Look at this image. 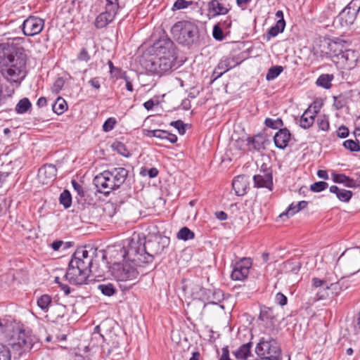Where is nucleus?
Masks as SVG:
<instances>
[{"label":"nucleus","mask_w":360,"mask_h":360,"mask_svg":"<svg viewBox=\"0 0 360 360\" xmlns=\"http://www.w3.org/2000/svg\"><path fill=\"white\" fill-rule=\"evenodd\" d=\"M222 29L218 24L213 27L212 36L217 41H222L224 38Z\"/></svg>","instance_id":"49"},{"label":"nucleus","mask_w":360,"mask_h":360,"mask_svg":"<svg viewBox=\"0 0 360 360\" xmlns=\"http://www.w3.org/2000/svg\"><path fill=\"white\" fill-rule=\"evenodd\" d=\"M119 8L118 0H105V9L113 12V13H117Z\"/></svg>","instance_id":"44"},{"label":"nucleus","mask_w":360,"mask_h":360,"mask_svg":"<svg viewBox=\"0 0 360 360\" xmlns=\"http://www.w3.org/2000/svg\"><path fill=\"white\" fill-rule=\"evenodd\" d=\"M343 146L351 152H359L360 144L359 142L356 139L355 141L352 139L346 140L343 142Z\"/></svg>","instance_id":"39"},{"label":"nucleus","mask_w":360,"mask_h":360,"mask_svg":"<svg viewBox=\"0 0 360 360\" xmlns=\"http://www.w3.org/2000/svg\"><path fill=\"white\" fill-rule=\"evenodd\" d=\"M349 129L347 127L342 125L337 131V136L340 138L345 139L349 136Z\"/></svg>","instance_id":"60"},{"label":"nucleus","mask_w":360,"mask_h":360,"mask_svg":"<svg viewBox=\"0 0 360 360\" xmlns=\"http://www.w3.org/2000/svg\"><path fill=\"white\" fill-rule=\"evenodd\" d=\"M108 170L117 188L125 182L129 174V171L124 167H113Z\"/></svg>","instance_id":"19"},{"label":"nucleus","mask_w":360,"mask_h":360,"mask_svg":"<svg viewBox=\"0 0 360 360\" xmlns=\"http://www.w3.org/2000/svg\"><path fill=\"white\" fill-rule=\"evenodd\" d=\"M333 181L338 184H343L345 186L353 188L356 186V181L343 174H334L333 176Z\"/></svg>","instance_id":"30"},{"label":"nucleus","mask_w":360,"mask_h":360,"mask_svg":"<svg viewBox=\"0 0 360 360\" xmlns=\"http://www.w3.org/2000/svg\"><path fill=\"white\" fill-rule=\"evenodd\" d=\"M193 2L192 1H186V0H176L174 2L173 7L172 8V11L181 10L188 8L189 6L192 5Z\"/></svg>","instance_id":"42"},{"label":"nucleus","mask_w":360,"mask_h":360,"mask_svg":"<svg viewBox=\"0 0 360 360\" xmlns=\"http://www.w3.org/2000/svg\"><path fill=\"white\" fill-rule=\"evenodd\" d=\"M59 201L67 209L71 206L72 196L69 191L64 190L60 195Z\"/></svg>","instance_id":"37"},{"label":"nucleus","mask_w":360,"mask_h":360,"mask_svg":"<svg viewBox=\"0 0 360 360\" xmlns=\"http://www.w3.org/2000/svg\"><path fill=\"white\" fill-rule=\"evenodd\" d=\"M317 110L311 111V107L304 111L300 120V125L304 129H309L314 122Z\"/></svg>","instance_id":"24"},{"label":"nucleus","mask_w":360,"mask_h":360,"mask_svg":"<svg viewBox=\"0 0 360 360\" xmlns=\"http://www.w3.org/2000/svg\"><path fill=\"white\" fill-rule=\"evenodd\" d=\"M209 11L214 15H225L229 12V9L218 0H212L208 4Z\"/></svg>","instance_id":"27"},{"label":"nucleus","mask_w":360,"mask_h":360,"mask_svg":"<svg viewBox=\"0 0 360 360\" xmlns=\"http://www.w3.org/2000/svg\"><path fill=\"white\" fill-rule=\"evenodd\" d=\"M317 124L319 128L323 131H328L329 129V122L325 117L318 118Z\"/></svg>","instance_id":"54"},{"label":"nucleus","mask_w":360,"mask_h":360,"mask_svg":"<svg viewBox=\"0 0 360 360\" xmlns=\"http://www.w3.org/2000/svg\"><path fill=\"white\" fill-rule=\"evenodd\" d=\"M328 281H333V280L328 277L326 278V279H319L318 278H314L312 279V285L313 286L316 288H321L323 287H325L327 284Z\"/></svg>","instance_id":"52"},{"label":"nucleus","mask_w":360,"mask_h":360,"mask_svg":"<svg viewBox=\"0 0 360 360\" xmlns=\"http://www.w3.org/2000/svg\"><path fill=\"white\" fill-rule=\"evenodd\" d=\"M170 125L176 128L180 134L183 135L185 134V124L181 120L173 121L170 123Z\"/></svg>","instance_id":"53"},{"label":"nucleus","mask_w":360,"mask_h":360,"mask_svg":"<svg viewBox=\"0 0 360 360\" xmlns=\"http://www.w3.org/2000/svg\"><path fill=\"white\" fill-rule=\"evenodd\" d=\"M337 57L339 60L338 62L343 65L344 68L350 70L355 67L359 55L358 52L348 49L337 54Z\"/></svg>","instance_id":"15"},{"label":"nucleus","mask_w":360,"mask_h":360,"mask_svg":"<svg viewBox=\"0 0 360 360\" xmlns=\"http://www.w3.org/2000/svg\"><path fill=\"white\" fill-rule=\"evenodd\" d=\"M176 60L175 58L155 56L146 62V68L153 74L162 75L171 70Z\"/></svg>","instance_id":"9"},{"label":"nucleus","mask_w":360,"mask_h":360,"mask_svg":"<svg viewBox=\"0 0 360 360\" xmlns=\"http://www.w3.org/2000/svg\"><path fill=\"white\" fill-rule=\"evenodd\" d=\"M6 346L13 352L14 359L19 358L22 353L30 350L33 347L32 339L24 331H14L7 339Z\"/></svg>","instance_id":"5"},{"label":"nucleus","mask_w":360,"mask_h":360,"mask_svg":"<svg viewBox=\"0 0 360 360\" xmlns=\"http://www.w3.org/2000/svg\"><path fill=\"white\" fill-rule=\"evenodd\" d=\"M64 85V80L63 78L59 77L53 83L52 90L53 92H56V94L59 93L60 91L62 89L63 86Z\"/></svg>","instance_id":"58"},{"label":"nucleus","mask_w":360,"mask_h":360,"mask_svg":"<svg viewBox=\"0 0 360 360\" xmlns=\"http://www.w3.org/2000/svg\"><path fill=\"white\" fill-rule=\"evenodd\" d=\"M169 243L167 237L153 236L143 243L139 238H133L127 249L124 248V259L141 266L151 263L156 255H160Z\"/></svg>","instance_id":"1"},{"label":"nucleus","mask_w":360,"mask_h":360,"mask_svg":"<svg viewBox=\"0 0 360 360\" xmlns=\"http://www.w3.org/2000/svg\"><path fill=\"white\" fill-rule=\"evenodd\" d=\"M276 318V314H274V309L271 307H267L266 306H262L260 307V314L259 316V319L263 322H271Z\"/></svg>","instance_id":"28"},{"label":"nucleus","mask_w":360,"mask_h":360,"mask_svg":"<svg viewBox=\"0 0 360 360\" xmlns=\"http://www.w3.org/2000/svg\"><path fill=\"white\" fill-rule=\"evenodd\" d=\"M159 134H157V139L162 141H166L171 143H175L177 141V136L175 134H171L167 131L158 129Z\"/></svg>","instance_id":"32"},{"label":"nucleus","mask_w":360,"mask_h":360,"mask_svg":"<svg viewBox=\"0 0 360 360\" xmlns=\"http://www.w3.org/2000/svg\"><path fill=\"white\" fill-rule=\"evenodd\" d=\"M57 169L52 164H45L39 169L37 178L42 184H49L52 183L56 176Z\"/></svg>","instance_id":"14"},{"label":"nucleus","mask_w":360,"mask_h":360,"mask_svg":"<svg viewBox=\"0 0 360 360\" xmlns=\"http://www.w3.org/2000/svg\"><path fill=\"white\" fill-rule=\"evenodd\" d=\"M21 49H18L13 44L8 43L0 44V72L6 66L11 63L19 53H23Z\"/></svg>","instance_id":"12"},{"label":"nucleus","mask_w":360,"mask_h":360,"mask_svg":"<svg viewBox=\"0 0 360 360\" xmlns=\"http://www.w3.org/2000/svg\"><path fill=\"white\" fill-rule=\"evenodd\" d=\"M290 137L291 134L288 129L283 128L279 129L274 137L275 146L280 149L285 148L290 140Z\"/></svg>","instance_id":"20"},{"label":"nucleus","mask_w":360,"mask_h":360,"mask_svg":"<svg viewBox=\"0 0 360 360\" xmlns=\"http://www.w3.org/2000/svg\"><path fill=\"white\" fill-rule=\"evenodd\" d=\"M252 261L250 258H243L237 262L231 272V277L235 281H243L248 278Z\"/></svg>","instance_id":"13"},{"label":"nucleus","mask_w":360,"mask_h":360,"mask_svg":"<svg viewBox=\"0 0 360 360\" xmlns=\"http://www.w3.org/2000/svg\"><path fill=\"white\" fill-rule=\"evenodd\" d=\"M342 285L341 281L332 282L329 285H328V290H330L331 297L338 296L340 292L342 290Z\"/></svg>","instance_id":"40"},{"label":"nucleus","mask_w":360,"mask_h":360,"mask_svg":"<svg viewBox=\"0 0 360 360\" xmlns=\"http://www.w3.org/2000/svg\"><path fill=\"white\" fill-rule=\"evenodd\" d=\"M316 296L318 297V300H325L331 297L330 290H328V285H326L325 287L320 288L316 293Z\"/></svg>","instance_id":"50"},{"label":"nucleus","mask_w":360,"mask_h":360,"mask_svg":"<svg viewBox=\"0 0 360 360\" xmlns=\"http://www.w3.org/2000/svg\"><path fill=\"white\" fill-rule=\"evenodd\" d=\"M352 196V192L345 189H341L338 193L337 198L342 202H348Z\"/></svg>","instance_id":"47"},{"label":"nucleus","mask_w":360,"mask_h":360,"mask_svg":"<svg viewBox=\"0 0 360 360\" xmlns=\"http://www.w3.org/2000/svg\"><path fill=\"white\" fill-rule=\"evenodd\" d=\"M44 27V19L34 15L27 17L22 25L23 34L27 37H33L39 34Z\"/></svg>","instance_id":"11"},{"label":"nucleus","mask_w":360,"mask_h":360,"mask_svg":"<svg viewBox=\"0 0 360 360\" xmlns=\"http://www.w3.org/2000/svg\"><path fill=\"white\" fill-rule=\"evenodd\" d=\"M11 202V201L10 200L6 198L0 197V215L6 213L10 206Z\"/></svg>","instance_id":"51"},{"label":"nucleus","mask_w":360,"mask_h":360,"mask_svg":"<svg viewBox=\"0 0 360 360\" xmlns=\"http://www.w3.org/2000/svg\"><path fill=\"white\" fill-rule=\"evenodd\" d=\"M52 109L57 115H61L68 109L67 103L63 98L58 97L53 104Z\"/></svg>","instance_id":"31"},{"label":"nucleus","mask_w":360,"mask_h":360,"mask_svg":"<svg viewBox=\"0 0 360 360\" xmlns=\"http://www.w3.org/2000/svg\"><path fill=\"white\" fill-rule=\"evenodd\" d=\"M337 263L345 271L354 274L360 271V248L358 247L346 250L338 259Z\"/></svg>","instance_id":"7"},{"label":"nucleus","mask_w":360,"mask_h":360,"mask_svg":"<svg viewBox=\"0 0 360 360\" xmlns=\"http://www.w3.org/2000/svg\"><path fill=\"white\" fill-rule=\"evenodd\" d=\"M347 8L349 9L355 10L357 8V11L360 8V0H352L348 5Z\"/></svg>","instance_id":"64"},{"label":"nucleus","mask_w":360,"mask_h":360,"mask_svg":"<svg viewBox=\"0 0 360 360\" xmlns=\"http://www.w3.org/2000/svg\"><path fill=\"white\" fill-rule=\"evenodd\" d=\"M255 352L262 359L280 360V347L272 338H262L256 346Z\"/></svg>","instance_id":"6"},{"label":"nucleus","mask_w":360,"mask_h":360,"mask_svg":"<svg viewBox=\"0 0 360 360\" xmlns=\"http://www.w3.org/2000/svg\"><path fill=\"white\" fill-rule=\"evenodd\" d=\"M126 262L124 264L115 263L111 267V274L117 281H131L137 278L139 272L136 264Z\"/></svg>","instance_id":"8"},{"label":"nucleus","mask_w":360,"mask_h":360,"mask_svg":"<svg viewBox=\"0 0 360 360\" xmlns=\"http://www.w3.org/2000/svg\"><path fill=\"white\" fill-rule=\"evenodd\" d=\"M156 56L176 59L175 46L172 40L166 39L160 41L157 46Z\"/></svg>","instance_id":"17"},{"label":"nucleus","mask_w":360,"mask_h":360,"mask_svg":"<svg viewBox=\"0 0 360 360\" xmlns=\"http://www.w3.org/2000/svg\"><path fill=\"white\" fill-rule=\"evenodd\" d=\"M78 60L81 61H85L87 62L90 60V56L89 54V52L85 48H83L80 52L79 53L77 56Z\"/></svg>","instance_id":"61"},{"label":"nucleus","mask_w":360,"mask_h":360,"mask_svg":"<svg viewBox=\"0 0 360 360\" xmlns=\"http://www.w3.org/2000/svg\"><path fill=\"white\" fill-rule=\"evenodd\" d=\"M236 63L233 60V58L229 56L223 57L217 66L214 68V72L212 73V77L214 79H217L220 77L224 73L226 72L229 70L235 67Z\"/></svg>","instance_id":"18"},{"label":"nucleus","mask_w":360,"mask_h":360,"mask_svg":"<svg viewBox=\"0 0 360 360\" xmlns=\"http://www.w3.org/2000/svg\"><path fill=\"white\" fill-rule=\"evenodd\" d=\"M297 207L296 205L294 203H292L289 205L288 209L285 212L281 213L279 215V217H283V216H286L288 217L293 216L295 213H297L298 211H296Z\"/></svg>","instance_id":"55"},{"label":"nucleus","mask_w":360,"mask_h":360,"mask_svg":"<svg viewBox=\"0 0 360 360\" xmlns=\"http://www.w3.org/2000/svg\"><path fill=\"white\" fill-rule=\"evenodd\" d=\"M276 302L281 306H284L287 304L288 299L285 295L281 292H278L275 297Z\"/></svg>","instance_id":"62"},{"label":"nucleus","mask_w":360,"mask_h":360,"mask_svg":"<svg viewBox=\"0 0 360 360\" xmlns=\"http://www.w3.org/2000/svg\"><path fill=\"white\" fill-rule=\"evenodd\" d=\"M219 360H231L229 357V351L228 347L222 348V354Z\"/></svg>","instance_id":"63"},{"label":"nucleus","mask_w":360,"mask_h":360,"mask_svg":"<svg viewBox=\"0 0 360 360\" xmlns=\"http://www.w3.org/2000/svg\"><path fill=\"white\" fill-rule=\"evenodd\" d=\"M253 181L255 187L273 190V176L270 169L261 171L259 174L253 176Z\"/></svg>","instance_id":"16"},{"label":"nucleus","mask_w":360,"mask_h":360,"mask_svg":"<svg viewBox=\"0 0 360 360\" xmlns=\"http://www.w3.org/2000/svg\"><path fill=\"white\" fill-rule=\"evenodd\" d=\"M285 26L284 19H279L275 25L272 26L266 34V38L269 40L271 37H276L279 33L283 32Z\"/></svg>","instance_id":"29"},{"label":"nucleus","mask_w":360,"mask_h":360,"mask_svg":"<svg viewBox=\"0 0 360 360\" xmlns=\"http://www.w3.org/2000/svg\"><path fill=\"white\" fill-rule=\"evenodd\" d=\"M328 186V183L325 181H318L311 184L310 188L313 192L318 193L325 190Z\"/></svg>","instance_id":"48"},{"label":"nucleus","mask_w":360,"mask_h":360,"mask_svg":"<svg viewBox=\"0 0 360 360\" xmlns=\"http://www.w3.org/2000/svg\"><path fill=\"white\" fill-rule=\"evenodd\" d=\"M93 257L85 247L78 248L72 256L64 277L73 285L86 283L91 274Z\"/></svg>","instance_id":"2"},{"label":"nucleus","mask_w":360,"mask_h":360,"mask_svg":"<svg viewBox=\"0 0 360 360\" xmlns=\"http://www.w3.org/2000/svg\"><path fill=\"white\" fill-rule=\"evenodd\" d=\"M333 79V75L323 74L319 76L316 81V84L325 89H329L331 86L330 82Z\"/></svg>","instance_id":"34"},{"label":"nucleus","mask_w":360,"mask_h":360,"mask_svg":"<svg viewBox=\"0 0 360 360\" xmlns=\"http://www.w3.org/2000/svg\"><path fill=\"white\" fill-rule=\"evenodd\" d=\"M72 185L74 188V189L77 191V193H78V195L83 198L84 197V191L83 189V187L81 184H79L76 180H72Z\"/></svg>","instance_id":"59"},{"label":"nucleus","mask_w":360,"mask_h":360,"mask_svg":"<svg viewBox=\"0 0 360 360\" xmlns=\"http://www.w3.org/2000/svg\"><path fill=\"white\" fill-rule=\"evenodd\" d=\"M98 289L105 296H112L117 292V290L112 283H103L98 285Z\"/></svg>","instance_id":"33"},{"label":"nucleus","mask_w":360,"mask_h":360,"mask_svg":"<svg viewBox=\"0 0 360 360\" xmlns=\"http://www.w3.org/2000/svg\"><path fill=\"white\" fill-rule=\"evenodd\" d=\"M13 355L9 347L0 344V360H11Z\"/></svg>","instance_id":"41"},{"label":"nucleus","mask_w":360,"mask_h":360,"mask_svg":"<svg viewBox=\"0 0 360 360\" xmlns=\"http://www.w3.org/2000/svg\"><path fill=\"white\" fill-rule=\"evenodd\" d=\"M115 149L118 153L124 157H128L129 155V152L127 150L124 144L120 142L116 143Z\"/></svg>","instance_id":"56"},{"label":"nucleus","mask_w":360,"mask_h":360,"mask_svg":"<svg viewBox=\"0 0 360 360\" xmlns=\"http://www.w3.org/2000/svg\"><path fill=\"white\" fill-rule=\"evenodd\" d=\"M32 106V104L28 98H24L17 103L15 106V111L19 114L26 112Z\"/></svg>","instance_id":"35"},{"label":"nucleus","mask_w":360,"mask_h":360,"mask_svg":"<svg viewBox=\"0 0 360 360\" xmlns=\"http://www.w3.org/2000/svg\"><path fill=\"white\" fill-rule=\"evenodd\" d=\"M345 98L340 96H335L334 97V104L333 105L337 110L342 109L345 105Z\"/></svg>","instance_id":"57"},{"label":"nucleus","mask_w":360,"mask_h":360,"mask_svg":"<svg viewBox=\"0 0 360 360\" xmlns=\"http://www.w3.org/2000/svg\"><path fill=\"white\" fill-rule=\"evenodd\" d=\"M171 32L175 41L188 47L196 44L200 37L198 25L190 20L176 22L172 27Z\"/></svg>","instance_id":"3"},{"label":"nucleus","mask_w":360,"mask_h":360,"mask_svg":"<svg viewBox=\"0 0 360 360\" xmlns=\"http://www.w3.org/2000/svg\"><path fill=\"white\" fill-rule=\"evenodd\" d=\"M264 138L262 135H256L253 137H249L247 139L248 146L250 150H259L261 148H264Z\"/></svg>","instance_id":"26"},{"label":"nucleus","mask_w":360,"mask_h":360,"mask_svg":"<svg viewBox=\"0 0 360 360\" xmlns=\"http://www.w3.org/2000/svg\"><path fill=\"white\" fill-rule=\"evenodd\" d=\"M266 127L271 129H278L283 125V121L281 119L278 118L276 120H273L271 118H266L264 122Z\"/></svg>","instance_id":"43"},{"label":"nucleus","mask_w":360,"mask_h":360,"mask_svg":"<svg viewBox=\"0 0 360 360\" xmlns=\"http://www.w3.org/2000/svg\"><path fill=\"white\" fill-rule=\"evenodd\" d=\"M26 63L27 55L24 52L19 53L8 65L1 69V73L10 83L20 84L27 75Z\"/></svg>","instance_id":"4"},{"label":"nucleus","mask_w":360,"mask_h":360,"mask_svg":"<svg viewBox=\"0 0 360 360\" xmlns=\"http://www.w3.org/2000/svg\"><path fill=\"white\" fill-rule=\"evenodd\" d=\"M283 68L281 65H276L271 67L266 75V79L267 81H271L276 79L282 72Z\"/></svg>","instance_id":"36"},{"label":"nucleus","mask_w":360,"mask_h":360,"mask_svg":"<svg viewBox=\"0 0 360 360\" xmlns=\"http://www.w3.org/2000/svg\"><path fill=\"white\" fill-rule=\"evenodd\" d=\"M110 73L112 77L127 79V72L120 68L115 67L112 71H110Z\"/></svg>","instance_id":"46"},{"label":"nucleus","mask_w":360,"mask_h":360,"mask_svg":"<svg viewBox=\"0 0 360 360\" xmlns=\"http://www.w3.org/2000/svg\"><path fill=\"white\" fill-rule=\"evenodd\" d=\"M176 236L179 239L188 240L194 238L195 234L188 227L184 226L179 231Z\"/></svg>","instance_id":"38"},{"label":"nucleus","mask_w":360,"mask_h":360,"mask_svg":"<svg viewBox=\"0 0 360 360\" xmlns=\"http://www.w3.org/2000/svg\"><path fill=\"white\" fill-rule=\"evenodd\" d=\"M116 13L105 9V11L100 13L96 18L95 26L98 28H103L113 21Z\"/></svg>","instance_id":"22"},{"label":"nucleus","mask_w":360,"mask_h":360,"mask_svg":"<svg viewBox=\"0 0 360 360\" xmlns=\"http://www.w3.org/2000/svg\"><path fill=\"white\" fill-rule=\"evenodd\" d=\"M232 187L237 195H244L248 188V178L244 175L236 176L232 182Z\"/></svg>","instance_id":"21"},{"label":"nucleus","mask_w":360,"mask_h":360,"mask_svg":"<svg viewBox=\"0 0 360 360\" xmlns=\"http://www.w3.org/2000/svg\"><path fill=\"white\" fill-rule=\"evenodd\" d=\"M37 304L44 312H48L51 307L56 305L60 309L64 308L63 305L55 304L51 296L47 294H44L39 297L37 300Z\"/></svg>","instance_id":"23"},{"label":"nucleus","mask_w":360,"mask_h":360,"mask_svg":"<svg viewBox=\"0 0 360 360\" xmlns=\"http://www.w3.org/2000/svg\"><path fill=\"white\" fill-rule=\"evenodd\" d=\"M117 124V120L115 117L108 118L103 124V130L105 132H109L112 130Z\"/></svg>","instance_id":"45"},{"label":"nucleus","mask_w":360,"mask_h":360,"mask_svg":"<svg viewBox=\"0 0 360 360\" xmlns=\"http://www.w3.org/2000/svg\"><path fill=\"white\" fill-rule=\"evenodd\" d=\"M93 182L96 187L97 191L105 195H108L112 191L117 188L112 178L110 176L108 170H105L96 175L93 180Z\"/></svg>","instance_id":"10"},{"label":"nucleus","mask_w":360,"mask_h":360,"mask_svg":"<svg viewBox=\"0 0 360 360\" xmlns=\"http://www.w3.org/2000/svg\"><path fill=\"white\" fill-rule=\"evenodd\" d=\"M252 346V342H248L242 345L237 349L233 352L237 360H247V359L252 355L251 348Z\"/></svg>","instance_id":"25"}]
</instances>
